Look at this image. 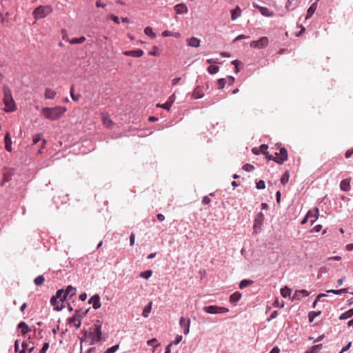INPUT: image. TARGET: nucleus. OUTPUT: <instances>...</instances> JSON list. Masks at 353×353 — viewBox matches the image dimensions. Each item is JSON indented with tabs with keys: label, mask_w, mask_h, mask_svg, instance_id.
Returning a JSON list of instances; mask_svg holds the SVG:
<instances>
[{
	"label": "nucleus",
	"mask_w": 353,
	"mask_h": 353,
	"mask_svg": "<svg viewBox=\"0 0 353 353\" xmlns=\"http://www.w3.org/2000/svg\"><path fill=\"white\" fill-rule=\"evenodd\" d=\"M41 111L42 114L46 119L50 120H57L66 112V108L61 106H57L52 108H43Z\"/></svg>",
	"instance_id": "1"
},
{
	"label": "nucleus",
	"mask_w": 353,
	"mask_h": 353,
	"mask_svg": "<svg viewBox=\"0 0 353 353\" xmlns=\"http://www.w3.org/2000/svg\"><path fill=\"white\" fill-rule=\"evenodd\" d=\"M3 92L4 110L6 112H12L15 110V103L12 98L11 91L8 87H3Z\"/></svg>",
	"instance_id": "2"
},
{
	"label": "nucleus",
	"mask_w": 353,
	"mask_h": 353,
	"mask_svg": "<svg viewBox=\"0 0 353 353\" xmlns=\"http://www.w3.org/2000/svg\"><path fill=\"white\" fill-rule=\"evenodd\" d=\"M52 12V8L50 6H39L33 11V15L35 19H43L49 15Z\"/></svg>",
	"instance_id": "3"
},
{
	"label": "nucleus",
	"mask_w": 353,
	"mask_h": 353,
	"mask_svg": "<svg viewBox=\"0 0 353 353\" xmlns=\"http://www.w3.org/2000/svg\"><path fill=\"white\" fill-rule=\"evenodd\" d=\"M203 310L206 313L211 314L227 313L229 312L228 308L225 307H220V306H217V305L205 306L203 308Z\"/></svg>",
	"instance_id": "4"
},
{
	"label": "nucleus",
	"mask_w": 353,
	"mask_h": 353,
	"mask_svg": "<svg viewBox=\"0 0 353 353\" xmlns=\"http://www.w3.org/2000/svg\"><path fill=\"white\" fill-rule=\"evenodd\" d=\"M269 43V39L267 37H262L257 41H253L250 43V47L254 48L262 49L265 48Z\"/></svg>",
	"instance_id": "5"
},
{
	"label": "nucleus",
	"mask_w": 353,
	"mask_h": 353,
	"mask_svg": "<svg viewBox=\"0 0 353 353\" xmlns=\"http://www.w3.org/2000/svg\"><path fill=\"white\" fill-rule=\"evenodd\" d=\"M276 159L275 162H276L279 164L283 163L284 161L288 160V152L287 150L281 147L279 148V152H275Z\"/></svg>",
	"instance_id": "6"
},
{
	"label": "nucleus",
	"mask_w": 353,
	"mask_h": 353,
	"mask_svg": "<svg viewBox=\"0 0 353 353\" xmlns=\"http://www.w3.org/2000/svg\"><path fill=\"white\" fill-rule=\"evenodd\" d=\"M263 220H264L263 214L262 212H259L254 219V233L256 234L261 230V225H263Z\"/></svg>",
	"instance_id": "7"
},
{
	"label": "nucleus",
	"mask_w": 353,
	"mask_h": 353,
	"mask_svg": "<svg viewBox=\"0 0 353 353\" xmlns=\"http://www.w3.org/2000/svg\"><path fill=\"white\" fill-rule=\"evenodd\" d=\"M93 335L92 341L94 342H99L101 340V326L100 325H94L93 331L91 333Z\"/></svg>",
	"instance_id": "8"
},
{
	"label": "nucleus",
	"mask_w": 353,
	"mask_h": 353,
	"mask_svg": "<svg viewBox=\"0 0 353 353\" xmlns=\"http://www.w3.org/2000/svg\"><path fill=\"white\" fill-rule=\"evenodd\" d=\"M179 325L183 329L184 334L187 335L190 332V319L181 316L179 321Z\"/></svg>",
	"instance_id": "9"
},
{
	"label": "nucleus",
	"mask_w": 353,
	"mask_h": 353,
	"mask_svg": "<svg viewBox=\"0 0 353 353\" xmlns=\"http://www.w3.org/2000/svg\"><path fill=\"white\" fill-rule=\"evenodd\" d=\"M50 303L55 310L60 311L64 307L63 301H60L55 296L51 298Z\"/></svg>",
	"instance_id": "10"
},
{
	"label": "nucleus",
	"mask_w": 353,
	"mask_h": 353,
	"mask_svg": "<svg viewBox=\"0 0 353 353\" xmlns=\"http://www.w3.org/2000/svg\"><path fill=\"white\" fill-rule=\"evenodd\" d=\"M102 122L103 125L108 129H112L114 125V123L110 119L108 114H102Z\"/></svg>",
	"instance_id": "11"
},
{
	"label": "nucleus",
	"mask_w": 353,
	"mask_h": 353,
	"mask_svg": "<svg viewBox=\"0 0 353 353\" xmlns=\"http://www.w3.org/2000/svg\"><path fill=\"white\" fill-rule=\"evenodd\" d=\"M89 303L92 304V307L95 310L101 307V303L99 296L98 294L92 296L89 300Z\"/></svg>",
	"instance_id": "12"
},
{
	"label": "nucleus",
	"mask_w": 353,
	"mask_h": 353,
	"mask_svg": "<svg viewBox=\"0 0 353 353\" xmlns=\"http://www.w3.org/2000/svg\"><path fill=\"white\" fill-rule=\"evenodd\" d=\"M174 9L176 14H185L188 12V7L184 3H179L174 6Z\"/></svg>",
	"instance_id": "13"
},
{
	"label": "nucleus",
	"mask_w": 353,
	"mask_h": 353,
	"mask_svg": "<svg viewBox=\"0 0 353 353\" xmlns=\"http://www.w3.org/2000/svg\"><path fill=\"white\" fill-rule=\"evenodd\" d=\"M123 54L125 56H131L133 57H141L143 54V51L141 49L135 50H129L123 52Z\"/></svg>",
	"instance_id": "14"
},
{
	"label": "nucleus",
	"mask_w": 353,
	"mask_h": 353,
	"mask_svg": "<svg viewBox=\"0 0 353 353\" xmlns=\"http://www.w3.org/2000/svg\"><path fill=\"white\" fill-rule=\"evenodd\" d=\"M65 296L68 299H72L76 295V288H73L71 285L67 287L66 290H64Z\"/></svg>",
	"instance_id": "15"
},
{
	"label": "nucleus",
	"mask_w": 353,
	"mask_h": 353,
	"mask_svg": "<svg viewBox=\"0 0 353 353\" xmlns=\"http://www.w3.org/2000/svg\"><path fill=\"white\" fill-rule=\"evenodd\" d=\"M203 96L204 92L203 88L201 86H196L193 90L192 97L196 99H198L202 98Z\"/></svg>",
	"instance_id": "16"
},
{
	"label": "nucleus",
	"mask_w": 353,
	"mask_h": 353,
	"mask_svg": "<svg viewBox=\"0 0 353 353\" xmlns=\"http://www.w3.org/2000/svg\"><path fill=\"white\" fill-rule=\"evenodd\" d=\"M340 188L343 191H349L350 189V179H345L342 180L340 183Z\"/></svg>",
	"instance_id": "17"
},
{
	"label": "nucleus",
	"mask_w": 353,
	"mask_h": 353,
	"mask_svg": "<svg viewBox=\"0 0 353 353\" xmlns=\"http://www.w3.org/2000/svg\"><path fill=\"white\" fill-rule=\"evenodd\" d=\"M255 8H259L260 10L261 14H263L265 17H272L274 16V12L272 11H270L268 8L265 7H261L259 6H256Z\"/></svg>",
	"instance_id": "18"
},
{
	"label": "nucleus",
	"mask_w": 353,
	"mask_h": 353,
	"mask_svg": "<svg viewBox=\"0 0 353 353\" xmlns=\"http://www.w3.org/2000/svg\"><path fill=\"white\" fill-rule=\"evenodd\" d=\"M187 43L189 46L197 48L200 46V40L196 37H191L187 39Z\"/></svg>",
	"instance_id": "19"
},
{
	"label": "nucleus",
	"mask_w": 353,
	"mask_h": 353,
	"mask_svg": "<svg viewBox=\"0 0 353 353\" xmlns=\"http://www.w3.org/2000/svg\"><path fill=\"white\" fill-rule=\"evenodd\" d=\"M300 295H301L302 296H307L309 295V293L305 290H296L292 299H300Z\"/></svg>",
	"instance_id": "20"
},
{
	"label": "nucleus",
	"mask_w": 353,
	"mask_h": 353,
	"mask_svg": "<svg viewBox=\"0 0 353 353\" xmlns=\"http://www.w3.org/2000/svg\"><path fill=\"white\" fill-rule=\"evenodd\" d=\"M68 322L69 323H74V325L75 326V327L77 329L79 328L81 325V319L79 317H77L76 315L75 316H73L72 317L68 319Z\"/></svg>",
	"instance_id": "21"
},
{
	"label": "nucleus",
	"mask_w": 353,
	"mask_h": 353,
	"mask_svg": "<svg viewBox=\"0 0 353 353\" xmlns=\"http://www.w3.org/2000/svg\"><path fill=\"white\" fill-rule=\"evenodd\" d=\"M11 143L12 141L10 137V134L8 132L5 136V148L8 152H11L12 150Z\"/></svg>",
	"instance_id": "22"
},
{
	"label": "nucleus",
	"mask_w": 353,
	"mask_h": 353,
	"mask_svg": "<svg viewBox=\"0 0 353 353\" xmlns=\"http://www.w3.org/2000/svg\"><path fill=\"white\" fill-rule=\"evenodd\" d=\"M317 5L316 3L312 4V6L307 10V15L305 19H310L316 10Z\"/></svg>",
	"instance_id": "23"
},
{
	"label": "nucleus",
	"mask_w": 353,
	"mask_h": 353,
	"mask_svg": "<svg viewBox=\"0 0 353 353\" xmlns=\"http://www.w3.org/2000/svg\"><path fill=\"white\" fill-rule=\"evenodd\" d=\"M85 41V37L82 36L79 38H72L71 39H67V41H68L70 44H79L82 43Z\"/></svg>",
	"instance_id": "24"
},
{
	"label": "nucleus",
	"mask_w": 353,
	"mask_h": 353,
	"mask_svg": "<svg viewBox=\"0 0 353 353\" xmlns=\"http://www.w3.org/2000/svg\"><path fill=\"white\" fill-rule=\"evenodd\" d=\"M241 297V294L239 292H235L234 293H233L230 297V301L232 303H237L240 299Z\"/></svg>",
	"instance_id": "25"
},
{
	"label": "nucleus",
	"mask_w": 353,
	"mask_h": 353,
	"mask_svg": "<svg viewBox=\"0 0 353 353\" xmlns=\"http://www.w3.org/2000/svg\"><path fill=\"white\" fill-rule=\"evenodd\" d=\"M56 92L50 88H47L45 92V97L46 99H52L56 96Z\"/></svg>",
	"instance_id": "26"
},
{
	"label": "nucleus",
	"mask_w": 353,
	"mask_h": 353,
	"mask_svg": "<svg viewBox=\"0 0 353 353\" xmlns=\"http://www.w3.org/2000/svg\"><path fill=\"white\" fill-rule=\"evenodd\" d=\"M241 10L239 6L231 11V19L232 20H235L241 15Z\"/></svg>",
	"instance_id": "27"
},
{
	"label": "nucleus",
	"mask_w": 353,
	"mask_h": 353,
	"mask_svg": "<svg viewBox=\"0 0 353 353\" xmlns=\"http://www.w3.org/2000/svg\"><path fill=\"white\" fill-rule=\"evenodd\" d=\"M352 316H353V308L341 314V315L339 317V319L345 320V319L352 317Z\"/></svg>",
	"instance_id": "28"
},
{
	"label": "nucleus",
	"mask_w": 353,
	"mask_h": 353,
	"mask_svg": "<svg viewBox=\"0 0 353 353\" xmlns=\"http://www.w3.org/2000/svg\"><path fill=\"white\" fill-rule=\"evenodd\" d=\"M18 328L21 329L23 334L28 333L30 331L28 325L25 322H21L18 325Z\"/></svg>",
	"instance_id": "29"
},
{
	"label": "nucleus",
	"mask_w": 353,
	"mask_h": 353,
	"mask_svg": "<svg viewBox=\"0 0 353 353\" xmlns=\"http://www.w3.org/2000/svg\"><path fill=\"white\" fill-rule=\"evenodd\" d=\"M147 343L149 345L153 346L152 352H154L156 348L160 345V343H157V340L156 339L148 340Z\"/></svg>",
	"instance_id": "30"
},
{
	"label": "nucleus",
	"mask_w": 353,
	"mask_h": 353,
	"mask_svg": "<svg viewBox=\"0 0 353 353\" xmlns=\"http://www.w3.org/2000/svg\"><path fill=\"white\" fill-rule=\"evenodd\" d=\"M57 298L59 299L60 301H63L64 303V300L66 299L64 294L63 290H59L56 294L54 295Z\"/></svg>",
	"instance_id": "31"
},
{
	"label": "nucleus",
	"mask_w": 353,
	"mask_h": 353,
	"mask_svg": "<svg viewBox=\"0 0 353 353\" xmlns=\"http://www.w3.org/2000/svg\"><path fill=\"white\" fill-rule=\"evenodd\" d=\"M252 283H253V281H252V280L243 279L240 282L239 288L243 289V288H246L247 286L252 285Z\"/></svg>",
	"instance_id": "32"
},
{
	"label": "nucleus",
	"mask_w": 353,
	"mask_h": 353,
	"mask_svg": "<svg viewBox=\"0 0 353 353\" xmlns=\"http://www.w3.org/2000/svg\"><path fill=\"white\" fill-rule=\"evenodd\" d=\"M326 292L333 293L334 294H341L343 293H347L348 291H347V288H343V289H340V290H327Z\"/></svg>",
	"instance_id": "33"
},
{
	"label": "nucleus",
	"mask_w": 353,
	"mask_h": 353,
	"mask_svg": "<svg viewBox=\"0 0 353 353\" xmlns=\"http://www.w3.org/2000/svg\"><path fill=\"white\" fill-rule=\"evenodd\" d=\"M290 293H291V290L290 288H288L287 286L281 289V294L282 295V296H283L285 298L290 296Z\"/></svg>",
	"instance_id": "34"
},
{
	"label": "nucleus",
	"mask_w": 353,
	"mask_h": 353,
	"mask_svg": "<svg viewBox=\"0 0 353 353\" xmlns=\"http://www.w3.org/2000/svg\"><path fill=\"white\" fill-rule=\"evenodd\" d=\"M315 213L313 214L312 212L311 211H309L307 214H306V216L307 218H310V217H312V216H314L315 217V219L314 220H312L311 221V224H313L315 221V220L318 218V216H319V209L318 208H316L315 209Z\"/></svg>",
	"instance_id": "35"
},
{
	"label": "nucleus",
	"mask_w": 353,
	"mask_h": 353,
	"mask_svg": "<svg viewBox=\"0 0 353 353\" xmlns=\"http://www.w3.org/2000/svg\"><path fill=\"white\" fill-rule=\"evenodd\" d=\"M144 32L146 35L150 37L151 38H155L156 34L153 32L152 28L148 26L145 28Z\"/></svg>",
	"instance_id": "36"
},
{
	"label": "nucleus",
	"mask_w": 353,
	"mask_h": 353,
	"mask_svg": "<svg viewBox=\"0 0 353 353\" xmlns=\"http://www.w3.org/2000/svg\"><path fill=\"white\" fill-rule=\"evenodd\" d=\"M152 303L150 302L147 306H145L143 310V313H142V315L144 316V317H148V314L151 311V308H152Z\"/></svg>",
	"instance_id": "37"
},
{
	"label": "nucleus",
	"mask_w": 353,
	"mask_h": 353,
	"mask_svg": "<svg viewBox=\"0 0 353 353\" xmlns=\"http://www.w3.org/2000/svg\"><path fill=\"white\" fill-rule=\"evenodd\" d=\"M173 103V100L170 101H167L166 103H163V104H157V107H161L162 108H164L167 110H170L171 106H172V103Z\"/></svg>",
	"instance_id": "38"
},
{
	"label": "nucleus",
	"mask_w": 353,
	"mask_h": 353,
	"mask_svg": "<svg viewBox=\"0 0 353 353\" xmlns=\"http://www.w3.org/2000/svg\"><path fill=\"white\" fill-rule=\"evenodd\" d=\"M289 178H290L289 172H288V171H285L281 179V183L282 184L285 185L286 183L288 182Z\"/></svg>",
	"instance_id": "39"
},
{
	"label": "nucleus",
	"mask_w": 353,
	"mask_h": 353,
	"mask_svg": "<svg viewBox=\"0 0 353 353\" xmlns=\"http://www.w3.org/2000/svg\"><path fill=\"white\" fill-rule=\"evenodd\" d=\"M219 70V68L216 65H211L208 68V71L212 74L217 73Z\"/></svg>",
	"instance_id": "40"
},
{
	"label": "nucleus",
	"mask_w": 353,
	"mask_h": 353,
	"mask_svg": "<svg viewBox=\"0 0 353 353\" xmlns=\"http://www.w3.org/2000/svg\"><path fill=\"white\" fill-rule=\"evenodd\" d=\"M152 271L149 270H146V271L141 272L140 274V276L142 278H144L145 279H148L152 276Z\"/></svg>",
	"instance_id": "41"
},
{
	"label": "nucleus",
	"mask_w": 353,
	"mask_h": 353,
	"mask_svg": "<svg viewBox=\"0 0 353 353\" xmlns=\"http://www.w3.org/2000/svg\"><path fill=\"white\" fill-rule=\"evenodd\" d=\"M321 314V312H310L309 313L308 317H309V321L312 322L314 319V318L319 315Z\"/></svg>",
	"instance_id": "42"
},
{
	"label": "nucleus",
	"mask_w": 353,
	"mask_h": 353,
	"mask_svg": "<svg viewBox=\"0 0 353 353\" xmlns=\"http://www.w3.org/2000/svg\"><path fill=\"white\" fill-rule=\"evenodd\" d=\"M44 281V277L42 275H40L34 279V282L37 285H41L43 283Z\"/></svg>",
	"instance_id": "43"
},
{
	"label": "nucleus",
	"mask_w": 353,
	"mask_h": 353,
	"mask_svg": "<svg viewBox=\"0 0 353 353\" xmlns=\"http://www.w3.org/2000/svg\"><path fill=\"white\" fill-rule=\"evenodd\" d=\"M243 169L246 172H252L254 170V166L250 163H245L243 165Z\"/></svg>",
	"instance_id": "44"
},
{
	"label": "nucleus",
	"mask_w": 353,
	"mask_h": 353,
	"mask_svg": "<svg viewBox=\"0 0 353 353\" xmlns=\"http://www.w3.org/2000/svg\"><path fill=\"white\" fill-rule=\"evenodd\" d=\"M217 84L219 89H223L225 85V79H219L217 81Z\"/></svg>",
	"instance_id": "45"
},
{
	"label": "nucleus",
	"mask_w": 353,
	"mask_h": 353,
	"mask_svg": "<svg viewBox=\"0 0 353 353\" xmlns=\"http://www.w3.org/2000/svg\"><path fill=\"white\" fill-rule=\"evenodd\" d=\"M268 148V145H265V144L261 145V146L259 147L260 152H261L263 154H267L268 153V152H267Z\"/></svg>",
	"instance_id": "46"
},
{
	"label": "nucleus",
	"mask_w": 353,
	"mask_h": 353,
	"mask_svg": "<svg viewBox=\"0 0 353 353\" xmlns=\"http://www.w3.org/2000/svg\"><path fill=\"white\" fill-rule=\"evenodd\" d=\"M119 347V345L117 344V345H113L109 348H108V353H114Z\"/></svg>",
	"instance_id": "47"
},
{
	"label": "nucleus",
	"mask_w": 353,
	"mask_h": 353,
	"mask_svg": "<svg viewBox=\"0 0 353 353\" xmlns=\"http://www.w3.org/2000/svg\"><path fill=\"white\" fill-rule=\"evenodd\" d=\"M265 188V182L263 180H260L256 183L257 189H264Z\"/></svg>",
	"instance_id": "48"
},
{
	"label": "nucleus",
	"mask_w": 353,
	"mask_h": 353,
	"mask_svg": "<svg viewBox=\"0 0 353 353\" xmlns=\"http://www.w3.org/2000/svg\"><path fill=\"white\" fill-rule=\"evenodd\" d=\"M293 1L294 0H288L285 8L287 10H293L294 7L293 6Z\"/></svg>",
	"instance_id": "49"
},
{
	"label": "nucleus",
	"mask_w": 353,
	"mask_h": 353,
	"mask_svg": "<svg viewBox=\"0 0 353 353\" xmlns=\"http://www.w3.org/2000/svg\"><path fill=\"white\" fill-rule=\"evenodd\" d=\"M41 139V134H37L33 137V144H37Z\"/></svg>",
	"instance_id": "50"
},
{
	"label": "nucleus",
	"mask_w": 353,
	"mask_h": 353,
	"mask_svg": "<svg viewBox=\"0 0 353 353\" xmlns=\"http://www.w3.org/2000/svg\"><path fill=\"white\" fill-rule=\"evenodd\" d=\"M324 296H326V294H323V293H322V294H319L316 296V298L315 301H314V303H313V307H316V305L317 302L319 301L320 298H321V297H324Z\"/></svg>",
	"instance_id": "51"
},
{
	"label": "nucleus",
	"mask_w": 353,
	"mask_h": 353,
	"mask_svg": "<svg viewBox=\"0 0 353 353\" xmlns=\"http://www.w3.org/2000/svg\"><path fill=\"white\" fill-rule=\"evenodd\" d=\"M183 337L181 335H177L174 339V341H172V344H174V345H177L179 344L181 340H182Z\"/></svg>",
	"instance_id": "52"
},
{
	"label": "nucleus",
	"mask_w": 353,
	"mask_h": 353,
	"mask_svg": "<svg viewBox=\"0 0 353 353\" xmlns=\"http://www.w3.org/2000/svg\"><path fill=\"white\" fill-rule=\"evenodd\" d=\"M48 348H49V343H45L43 344L41 350H40L39 353H46Z\"/></svg>",
	"instance_id": "53"
},
{
	"label": "nucleus",
	"mask_w": 353,
	"mask_h": 353,
	"mask_svg": "<svg viewBox=\"0 0 353 353\" xmlns=\"http://www.w3.org/2000/svg\"><path fill=\"white\" fill-rule=\"evenodd\" d=\"M210 201H211V200L208 196H204L202 199V203L203 205L209 204L210 203Z\"/></svg>",
	"instance_id": "54"
},
{
	"label": "nucleus",
	"mask_w": 353,
	"mask_h": 353,
	"mask_svg": "<svg viewBox=\"0 0 353 353\" xmlns=\"http://www.w3.org/2000/svg\"><path fill=\"white\" fill-rule=\"evenodd\" d=\"M130 245L132 246L134 244L135 242V235L134 233H132L130 236Z\"/></svg>",
	"instance_id": "55"
},
{
	"label": "nucleus",
	"mask_w": 353,
	"mask_h": 353,
	"mask_svg": "<svg viewBox=\"0 0 353 353\" xmlns=\"http://www.w3.org/2000/svg\"><path fill=\"white\" fill-rule=\"evenodd\" d=\"M353 154V148L347 150L345 154L347 159L350 158Z\"/></svg>",
	"instance_id": "56"
},
{
	"label": "nucleus",
	"mask_w": 353,
	"mask_h": 353,
	"mask_svg": "<svg viewBox=\"0 0 353 353\" xmlns=\"http://www.w3.org/2000/svg\"><path fill=\"white\" fill-rule=\"evenodd\" d=\"M249 37L248 36H245L244 34H240L239 36H237L233 41V42H235L236 41H238V40H240V39H248Z\"/></svg>",
	"instance_id": "57"
},
{
	"label": "nucleus",
	"mask_w": 353,
	"mask_h": 353,
	"mask_svg": "<svg viewBox=\"0 0 353 353\" xmlns=\"http://www.w3.org/2000/svg\"><path fill=\"white\" fill-rule=\"evenodd\" d=\"M265 158L268 160H272V161H275L276 156L274 157V156L270 154L268 152L267 154H265Z\"/></svg>",
	"instance_id": "58"
},
{
	"label": "nucleus",
	"mask_w": 353,
	"mask_h": 353,
	"mask_svg": "<svg viewBox=\"0 0 353 353\" xmlns=\"http://www.w3.org/2000/svg\"><path fill=\"white\" fill-rule=\"evenodd\" d=\"M241 62L239 61V60H234L232 61V64L234 65L235 68H236V72H239V69H238V65Z\"/></svg>",
	"instance_id": "59"
},
{
	"label": "nucleus",
	"mask_w": 353,
	"mask_h": 353,
	"mask_svg": "<svg viewBox=\"0 0 353 353\" xmlns=\"http://www.w3.org/2000/svg\"><path fill=\"white\" fill-rule=\"evenodd\" d=\"M114 23L119 24V17L114 15V14H111L110 17Z\"/></svg>",
	"instance_id": "60"
},
{
	"label": "nucleus",
	"mask_w": 353,
	"mask_h": 353,
	"mask_svg": "<svg viewBox=\"0 0 353 353\" xmlns=\"http://www.w3.org/2000/svg\"><path fill=\"white\" fill-rule=\"evenodd\" d=\"M322 229V225H316L314 226V228H313V231L315 232H319L321 231V230Z\"/></svg>",
	"instance_id": "61"
},
{
	"label": "nucleus",
	"mask_w": 353,
	"mask_h": 353,
	"mask_svg": "<svg viewBox=\"0 0 353 353\" xmlns=\"http://www.w3.org/2000/svg\"><path fill=\"white\" fill-rule=\"evenodd\" d=\"M96 6L98 8H104L105 6V4L102 3L101 0H97Z\"/></svg>",
	"instance_id": "62"
},
{
	"label": "nucleus",
	"mask_w": 353,
	"mask_h": 353,
	"mask_svg": "<svg viewBox=\"0 0 353 353\" xmlns=\"http://www.w3.org/2000/svg\"><path fill=\"white\" fill-rule=\"evenodd\" d=\"M352 345V342H350L345 347H344L342 350L340 352V353H343L347 350H349V348L351 347Z\"/></svg>",
	"instance_id": "63"
},
{
	"label": "nucleus",
	"mask_w": 353,
	"mask_h": 353,
	"mask_svg": "<svg viewBox=\"0 0 353 353\" xmlns=\"http://www.w3.org/2000/svg\"><path fill=\"white\" fill-rule=\"evenodd\" d=\"M280 349L278 347H274L269 353H279Z\"/></svg>",
	"instance_id": "64"
}]
</instances>
